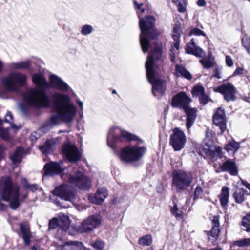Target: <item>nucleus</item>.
<instances>
[{
    "instance_id": "obj_46",
    "label": "nucleus",
    "mask_w": 250,
    "mask_h": 250,
    "mask_svg": "<svg viewBox=\"0 0 250 250\" xmlns=\"http://www.w3.org/2000/svg\"><path fill=\"white\" fill-rule=\"evenodd\" d=\"M242 42L243 46L250 55V38L246 35H244L242 38Z\"/></svg>"
},
{
    "instance_id": "obj_8",
    "label": "nucleus",
    "mask_w": 250,
    "mask_h": 250,
    "mask_svg": "<svg viewBox=\"0 0 250 250\" xmlns=\"http://www.w3.org/2000/svg\"><path fill=\"white\" fill-rule=\"evenodd\" d=\"M5 88L9 91H15L18 88L26 85L27 77L20 72H13L1 80Z\"/></svg>"
},
{
    "instance_id": "obj_44",
    "label": "nucleus",
    "mask_w": 250,
    "mask_h": 250,
    "mask_svg": "<svg viewBox=\"0 0 250 250\" xmlns=\"http://www.w3.org/2000/svg\"><path fill=\"white\" fill-rule=\"evenodd\" d=\"M192 92L193 96L199 97L205 93L204 88L202 86L195 85L193 87Z\"/></svg>"
},
{
    "instance_id": "obj_51",
    "label": "nucleus",
    "mask_w": 250,
    "mask_h": 250,
    "mask_svg": "<svg viewBox=\"0 0 250 250\" xmlns=\"http://www.w3.org/2000/svg\"><path fill=\"white\" fill-rule=\"evenodd\" d=\"M180 27L178 25H176L173 29L172 38L174 40H180Z\"/></svg>"
},
{
    "instance_id": "obj_55",
    "label": "nucleus",
    "mask_w": 250,
    "mask_h": 250,
    "mask_svg": "<svg viewBox=\"0 0 250 250\" xmlns=\"http://www.w3.org/2000/svg\"><path fill=\"white\" fill-rule=\"evenodd\" d=\"M203 193V190L202 188L200 186H197L194 193V200H196L197 199L201 198Z\"/></svg>"
},
{
    "instance_id": "obj_21",
    "label": "nucleus",
    "mask_w": 250,
    "mask_h": 250,
    "mask_svg": "<svg viewBox=\"0 0 250 250\" xmlns=\"http://www.w3.org/2000/svg\"><path fill=\"white\" fill-rule=\"evenodd\" d=\"M20 232L22 234L24 244L26 246H28L30 244V240L32 237V233L30 231L29 225L25 224L24 223H21L19 225Z\"/></svg>"
},
{
    "instance_id": "obj_54",
    "label": "nucleus",
    "mask_w": 250,
    "mask_h": 250,
    "mask_svg": "<svg viewBox=\"0 0 250 250\" xmlns=\"http://www.w3.org/2000/svg\"><path fill=\"white\" fill-rule=\"evenodd\" d=\"M53 109L57 114L62 115V103H54Z\"/></svg>"
},
{
    "instance_id": "obj_15",
    "label": "nucleus",
    "mask_w": 250,
    "mask_h": 250,
    "mask_svg": "<svg viewBox=\"0 0 250 250\" xmlns=\"http://www.w3.org/2000/svg\"><path fill=\"white\" fill-rule=\"evenodd\" d=\"M191 101L185 92H179L172 97L171 105L173 107L184 110L189 106Z\"/></svg>"
},
{
    "instance_id": "obj_20",
    "label": "nucleus",
    "mask_w": 250,
    "mask_h": 250,
    "mask_svg": "<svg viewBox=\"0 0 250 250\" xmlns=\"http://www.w3.org/2000/svg\"><path fill=\"white\" fill-rule=\"evenodd\" d=\"M202 150L206 155V157L212 161H215L218 158H221L223 157L222 149L220 147H216L214 149L212 147H204Z\"/></svg>"
},
{
    "instance_id": "obj_58",
    "label": "nucleus",
    "mask_w": 250,
    "mask_h": 250,
    "mask_svg": "<svg viewBox=\"0 0 250 250\" xmlns=\"http://www.w3.org/2000/svg\"><path fill=\"white\" fill-rule=\"evenodd\" d=\"M199 101L203 104H206L209 101V97L205 93L199 97Z\"/></svg>"
},
{
    "instance_id": "obj_32",
    "label": "nucleus",
    "mask_w": 250,
    "mask_h": 250,
    "mask_svg": "<svg viewBox=\"0 0 250 250\" xmlns=\"http://www.w3.org/2000/svg\"><path fill=\"white\" fill-rule=\"evenodd\" d=\"M23 149L21 147H17L10 158L13 164L21 163L22 159Z\"/></svg>"
},
{
    "instance_id": "obj_14",
    "label": "nucleus",
    "mask_w": 250,
    "mask_h": 250,
    "mask_svg": "<svg viewBox=\"0 0 250 250\" xmlns=\"http://www.w3.org/2000/svg\"><path fill=\"white\" fill-rule=\"evenodd\" d=\"M42 172L43 176L60 175L62 179V167L57 162L50 161L46 163L43 166Z\"/></svg>"
},
{
    "instance_id": "obj_4",
    "label": "nucleus",
    "mask_w": 250,
    "mask_h": 250,
    "mask_svg": "<svg viewBox=\"0 0 250 250\" xmlns=\"http://www.w3.org/2000/svg\"><path fill=\"white\" fill-rule=\"evenodd\" d=\"M141 14L137 12L140 19L139 27L141 30L140 43L143 52L146 53L150 45L149 39H154L158 33L155 28V18L151 15L141 18Z\"/></svg>"
},
{
    "instance_id": "obj_37",
    "label": "nucleus",
    "mask_w": 250,
    "mask_h": 250,
    "mask_svg": "<svg viewBox=\"0 0 250 250\" xmlns=\"http://www.w3.org/2000/svg\"><path fill=\"white\" fill-rule=\"evenodd\" d=\"M200 62L203 67L207 69L212 68L215 64V62L211 60L209 58H205L200 60Z\"/></svg>"
},
{
    "instance_id": "obj_28",
    "label": "nucleus",
    "mask_w": 250,
    "mask_h": 250,
    "mask_svg": "<svg viewBox=\"0 0 250 250\" xmlns=\"http://www.w3.org/2000/svg\"><path fill=\"white\" fill-rule=\"evenodd\" d=\"M32 81L33 83L43 89H46L48 83L44 76L41 73H36L33 75Z\"/></svg>"
},
{
    "instance_id": "obj_35",
    "label": "nucleus",
    "mask_w": 250,
    "mask_h": 250,
    "mask_svg": "<svg viewBox=\"0 0 250 250\" xmlns=\"http://www.w3.org/2000/svg\"><path fill=\"white\" fill-rule=\"evenodd\" d=\"M21 182L22 186L25 189L29 190L33 192L37 191L38 189V185L37 184H30L25 178L22 179Z\"/></svg>"
},
{
    "instance_id": "obj_62",
    "label": "nucleus",
    "mask_w": 250,
    "mask_h": 250,
    "mask_svg": "<svg viewBox=\"0 0 250 250\" xmlns=\"http://www.w3.org/2000/svg\"><path fill=\"white\" fill-rule=\"evenodd\" d=\"M13 116L10 111H8L6 114L5 117L3 122L6 123H10V121L13 120Z\"/></svg>"
},
{
    "instance_id": "obj_13",
    "label": "nucleus",
    "mask_w": 250,
    "mask_h": 250,
    "mask_svg": "<svg viewBox=\"0 0 250 250\" xmlns=\"http://www.w3.org/2000/svg\"><path fill=\"white\" fill-rule=\"evenodd\" d=\"M63 155L71 162L79 161L82 156L78 147L70 142L63 144Z\"/></svg>"
},
{
    "instance_id": "obj_34",
    "label": "nucleus",
    "mask_w": 250,
    "mask_h": 250,
    "mask_svg": "<svg viewBox=\"0 0 250 250\" xmlns=\"http://www.w3.org/2000/svg\"><path fill=\"white\" fill-rule=\"evenodd\" d=\"M241 225L243 230L250 232V212L242 218Z\"/></svg>"
},
{
    "instance_id": "obj_3",
    "label": "nucleus",
    "mask_w": 250,
    "mask_h": 250,
    "mask_svg": "<svg viewBox=\"0 0 250 250\" xmlns=\"http://www.w3.org/2000/svg\"><path fill=\"white\" fill-rule=\"evenodd\" d=\"M102 222V217L99 214H95L84 219L78 227L71 224L69 217L63 214V231L71 235L76 233H90L98 227Z\"/></svg>"
},
{
    "instance_id": "obj_50",
    "label": "nucleus",
    "mask_w": 250,
    "mask_h": 250,
    "mask_svg": "<svg viewBox=\"0 0 250 250\" xmlns=\"http://www.w3.org/2000/svg\"><path fill=\"white\" fill-rule=\"evenodd\" d=\"M190 36H206V35L202 30L197 28H194L191 29L189 32Z\"/></svg>"
},
{
    "instance_id": "obj_5",
    "label": "nucleus",
    "mask_w": 250,
    "mask_h": 250,
    "mask_svg": "<svg viewBox=\"0 0 250 250\" xmlns=\"http://www.w3.org/2000/svg\"><path fill=\"white\" fill-rule=\"evenodd\" d=\"M171 186L177 193H181L192 183L193 176L190 172L176 170L172 173Z\"/></svg>"
},
{
    "instance_id": "obj_10",
    "label": "nucleus",
    "mask_w": 250,
    "mask_h": 250,
    "mask_svg": "<svg viewBox=\"0 0 250 250\" xmlns=\"http://www.w3.org/2000/svg\"><path fill=\"white\" fill-rule=\"evenodd\" d=\"M146 150L144 146L126 147L122 149L120 158L124 162L137 161L143 156Z\"/></svg>"
},
{
    "instance_id": "obj_52",
    "label": "nucleus",
    "mask_w": 250,
    "mask_h": 250,
    "mask_svg": "<svg viewBox=\"0 0 250 250\" xmlns=\"http://www.w3.org/2000/svg\"><path fill=\"white\" fill-rule=\"evenodd\" d=\"M91 245L96 250H102L104 247V244L103 241L97 240L92 242Z\"/></svg>"
},
{
    "instance_id": "obj_17",
    "label": "nucleus",
    "mask_w": 250,
    "mask_h": 250,
    "mask_svg": "<svg viewBox=\"0 0 250 250\" xmlns=\"http://www.w3.org/2000/svg\"><path fill=\"white\" fill-rule=\"evenodd\" d=\"M213 123L218 126L221 130V133H223L226 129V121L224 110L221 108H218L213 117Z\"/></svg>"
},
{
    "instance_id": "obj_59",
    "label": "nucleus",
    "mask_w": 250,
    "mask_h": 250,
    "mask_svg": "<svg viewBox=\"0 0 250 250\" xmlns=\"http://www.w3.org/2000/svg\"><path fill=\"white\" fill-rule=\"evenodd\" d=\"M221 69H220L217 66H216L214 70V74L213 75V77H215L217 79H221Z\"/></svg>"
},
{
    "instance_id": "obj_9",
    "label": "nucleus",
    "mask_w": 250,
    "mask_h": 250,
    "mask_svg": "<svg viewBox=\"0 0 250 250\" xmlns=\"http://www.w3.org/2000/svg\"><path fill=\"white\" fill-rule=\"evenodd\" d=\"M123 138L131 141L137 140V137L128 132L122 131L117 127H113L109 129L107 136V144L114 149L115 143L122 141Z\"/></svg>"
},
{
    "instance_id": "obj_45",
    "label": "nucleus",
    "mask_w": 250,
    "mask_h": 250,
    "mask_svg": "<svg viewBox=\"0 0 250 250\" xmlns=\"http://www.w3.org/2000/svg\"><path fill=\"white\" fill-rule=\"evenodd\" d=\"M234 245L239 247H248L250 246V238H244L234 242Z\"/></svg>"
},
{
    "instance_id": "obj_33",
    "label": "nucleus",
    "mask_w": 250,
    "mask_h": 250,
    "mask_svg": "<svg viewBox=\"0 0 250 250\" xmlns=\"http://www.w3.org/2000/svg\"><path fill=\"white\" fill-rule=\"evenodd\" d=\"M70 247L71 250H81L83 248V244L79 241H68L63 244V249L66 250V247Z\"/></svg>"
},
{
    "instance_id": "obj_31",
    "label": "nucleus",
    "mask_w": 250,
    "mask_h": 250,
    "mask_svg": "<svg viewBox=\"0 0 250 250\" xmlns=\"http://www.w3.org/2000/svg\"><path fill=\"white\" fill-rule=\"evenodd\" d=\"M57 228L62 230V217H53L49 220L48 224L49 229H54Z\"/></svg>"
},
{
    "instance_id": "obj_19",
    "label": "nucleus",
    "mask_w": 250,
    "mask_h": 250,
    "mask_svg": "<svg viewBox=\"0 0 250 250\" xmlns=\"http://www.w3.org/2000/svg\"><path fill=\"white\" fill-rule=\"evenodd\" d=\"M185 49L186 53L192 54L198 57H203L205 55L204 50L197 45L194 39L190 40Z\"/></svg>"
},
{
    "instance_id": "obj_29",
    "label": "nucleus",
    "mask_w": 250,
    "mask_h": 250,
    "mask_svg": "<svg viewBox=\"0 0 250 250\" xmlns=\"http://www.w3.org/2000/svg\"><path fill=\"white\" fill-rule=\"evenodd\" d=\"M229 190L228 187H223L222 188L221 194L219 195L221 206L224 208L227 207L229 203Z\"/></svg>"
},
{
    "instance_id": "obj_43",
    "label": "nucleus",
    "mask_w": 250,
    "mask_h": 250,
    "mask_svg": "<svg viewBox=\"0 0 250 250\" xmlns=\"http://www.w3.org/2000/svg\"><path fill=\"white\" fill-rule=\"evenodd\" d=\"M75 198V193L73 189L67 191L63 189V199L72 202Z\"/></svg>"
},
{
    "instance_id": "obj_61",
    "label": "nucleus",
    "mask_w": 250,
    "mask_h": 250,
    "mask_svg": "<svg viewBox=\"0 0 250 250\" xmlns=\"http://www.w3.org/2000/svg\"><path fill=\"white\" fill-rule=\"evenodd\" d=\"M226 63L229 67H231L233 65V62L231 58L229 56H226Z\"/></svg>"
},
{
    "instance_id": "obj_49",
    "label": "nucleus",
    "mask_w": 250,
    "mask_h": 250,
    "mask_svg": "<svg viewBox=\"0 0 250 250\" xmlns=\"http://www.w3.org/2000/svg\"><path fill=\"white\" fill-rule=\"evenodd\" d=\"M146 0H134L133 3L135 6V8L140 10V11L139 12L140 13H143L145 9L144 8H142V6L146 4Z\"/></svg>"
},
{
    "instance_id": "obj_11",
    "label": "nucleus",
    "mask_w": 250,
    "mask_h": 250,
    "mask_svg": "<svg viewBox=\"0 0 250 250\" xmlns=\"http://www.w3.org/2000/svg\"><path fill=\"white\" fill-rule=\"evenodd\" d=\"M69 183L73 188H78L81 190H87L91 188L90 179L81 172L69 176Z\"/></svg>"
},
{
    "instance_id": "obj_47",
    "label": "nucleus",
    "mask_w": 250,
    "mask_h": 250,
    "mask_svg": "<svg viewBox=\"0 0 250 250\" xmlns=\"http://www.w3.org/2000/svg\"><path fill=\"white\" fill-rule=\"evenodd\" d=\"M173 206L170 208V212L176 218H179L182 216V213L179 210V208L176 203L173 201Z\"/></svg>"
},
{
    "instance_id": "obj_1",
    "label": "nucleus",
    "mask_w": 250,
    "mask_h": 250,
    "mask_svg": "<svg viewBox=\"0 0 250 250\" xmlns=\"http://www.w3.org/2000/svg\"><path fill=\"white\" fill-rule=\"evenodd\" d=\"M161 52V46L155 45L154 51L149 54L145 66L147 79L152 85V91L155 97L158 96L159 94L164 95L166 89L165 81L158 78L154 70V60L160 59Z\"/></svg>"
},
{
    "instance_id": "obj_63",
    "label": "nucleus",
    "mask_w": 250,
    "mask_h": 250,
    "mask_svg": "<svg viewBox=\"0 0 250 250\" xmlns=\"http://www.w3.org/2000/svg\"><path fill=\"white\" fill-rule=\"evenodd\" d=\"M244 69L241 67H238L235 70L232 74V76L235 77L238 75H242L243 74Z\"/></svg>"
},
{
    "instance_id": "obj_57",
    "label": "nucleus",
    "mask_w": 250,
    "mask_h": 250,
    "mask_svg": "<svg viewBox=\"0 0 250 250\" xmlns=\"http://www.w3.org/2000/svg\"><path fill=\"white\" fill-rule=\"evenodd\" d=\"M52 127L47 122L42 125L40 130L42 131V133L45 134L47 133L50 129Z\"/></svg>"
},
{
    "instance_id": "obj_16",
    "label": "nucleus",
    "mask_w": 250,
    "mask_h": 250,
    "mask_svg": "<svg viewBox=\"0 0 250 250\" xmlns=\"http://www.w3.org/2000/svg\"><path fill=\"white\" fill-rule=\"evenodd\" d=\"M215 91L222 93L228 102L235 100L236 89L231 83L221 85L216 88Z\"/></svg>"
},
{
    "instance_id": "obj_6",
    "label": "nucleus",
    "mask_w": 250,
    "mask_h": 250,
    "mask_svg": "<svg viewBox=\"0 0 250 250\" xmlns=\"http://www.w3.org/2000/svg\"><path fill=\"white\" fill-rule=\"evenodd\" d=\"M26 103L31 107L40 108L48 106L50 100L43 90L31 89L25 98Z\"/></svg>"
},
{
    "instance_id": "obj_41",
    "label": "nucleus",
    "mask_w": 250,
    "mask_h": 250,
    "mask_svg": "<svg viewBox=\"0 0 250 250\" xmlns=\"http://www.w3.org/2000/svg\"><path fill=\"white\" fill-rule=\"evenodd\" d=\"M225 148L228 151H237L239 148V144L234 141H230Z\"/></svg>"
},
{
    "instance_id": "obj_25",
    "label": "nucleus",
    "mask_w": 250,
    "mask_h": 250,
    "mask_svg": "<svg viewBox=\"0 0 250 250\" xmlns=\"http://www.w3.org/2000/svg\"><path fill=\"white\" fill-rule=\"evenodd\" d=\"M220 168L222 171H229L232 175H236L238 173L235 163L232 160H228L224 162Z\"/></svg>"
},
{
    "instance_id": "obj_48",
    "label": "nucleus",
    "mask_w": 250,
    "mask_h": 250,
    "mask_svg": "<svg viewBox=\"0 0 250 250\" xmlns=\"http://www.w3.org/2000/svg\"><path fill=\"white\" fill-rule=\"evenodd\" d=\"M93 31V28L91 25L85 24L82 27L81 32L83 35L86 36L90 34Z\"/></svg>"
},
{
    "instance_id": "obj_56",
    "label": "nucleus",
    "mask_w": 250,
    "mask_h": 250,
    "mask_svg": "<svg viewBox=\"0 0 250 250\" xmlns=\"http://www.w3.org/2000/svg\"><path fill=\"white\" fill-rule=\"evenodd\" d=\"M54 103H62V93H55L53 96Z\"/></svg>"
},
{
    "instance_id": "obj_22",
    "label": "nucleus",
    "mask_w": 250,
    "mask_h": 250,
    "mask_svg": "<svg viewBox=\"0 0 250 250\" xmlns=\"http://www.w3.org/2000/svg\"><path fill=\"white\" fill-rule=\"evenodd\" d=\"M212 227L210 231L207 232L208 236V240H211L213 242L216 241L220 233V224L219 218L217 216H214L212 220Z\"/></svg>"
},
{
    "instance_id": "obj_39",
    "label": "nucleus",
    "mask_w": 250,
    "mask_h": 250,
    "mask_svg": "<svg viewBox=\"0 0 250 250\" xmlns=\"http://www.w3.org/2000/svg\"><path fill=\"white\" fill-rule=\"evenodd\" d=\"M138 243L142 246H149L152 243V237L150 235H146L139 238Z\"/></svg>"
},
{
    "instance_id": "obj_26",
    "label": "nucleus",
    "mask_w": 250,
    "mask_h": 250,
    "mask_svg": "<svg viewBox=\"0 0 250 250\" xmlns=\"http://www.w3.org/2000/svg\"><path fill=\"white\" fill-rule=\"evenodd\" d=\"M56 144V140L51 139H47L42 146H39V149L41 152L45 155H48L51 153L54 148V146Z\"/></svg>"
},
{
    "instance_id": "obj_24",
    "label": "nucleus",
    "mask_w": 250,
    "mask_h": 250,
    "mask_svg": "<svg viewBox=\"0 0 250 250\" xmlns=\"http://www.w3.org/2000/svg\"><path fill=\"white\" fill-rule=\"evenodd\" d=\"M187 115L186 127L188 130L191 128L197 116V109L195 108H190L189 106L184 109Z\"/></svg>"
},
{
    "instance_id": "obj_18",
    "label": "nucleus",
    "mask_w": 250,
    "mask_h": 250,
    "mask_svg": "<svg viewBox=\"0 0 250 250\" xmlns=\"http://www.w3.org/2000/svg\"><path fill=\"white\" fill-rule=\"evenodd\" d=\"M108 193L106 189L105 188H101L97 190L96 193L94 194H90L88 196V200L90 202L95 204H101L107 196Z\"/></svg>"
},
{
    "instance_id": "obj_36",
    "label": "nucleus",
    "mask_w": 250,
    "mask_h": 250,
    "mask_svg": "<svg viewBox=\"0 0 250 250\" xmlns=\"http://www.w3.org/2000/svg\"><path fill=\"white\" fill-rule=\"evenodd\" d=\"M245 192L246 191L244 190H239L233 193V196L236 203L241 204L245 200Z\"/></svg>"
},
{
    "instance_id": "obj_38",
    "label": "nucleus",
    "mask_w": 250,
    "mask_h": 250,
    "mask_svg": "<svg viewBox=\"0 0 250 250\" xmlns=\"http://www.w3.org/2000/svg\"><path fill=\"white\" fill-rule=\"evenodd\" d=\"M46 121L52 126V125H58L60 122L62 121V115L57 114L51 116Z\"/></svg>"
},
{
    "instance_id": "obj_30",
    "label": "nucleus",
    "mask_w": 250,
    "mask_h": 250,
    "mask_svg": "<svg viewBox=\"0 0 250 250\" xmlns=\"http://www.w3.org/2000/svg\"><path fill=\"white\" fill-rule=\"evenodd\" d=\"M175 75L177 77H183L188 80H190L192 79L191 74L185 67L182 65H176Z\"/></svg>"
},
{
    "instance_id": "obj_23",
    "label": "nucleus",
    "mask_w": 250,
    "mask_h": 250,
    "mask_svg": "<svg viewBox=\"0 0 250 250\" xmlns=\"http://www.w3.org/2000/svg\"><path fill=\"white\" fill-rule=\"evenodd\" d=\"M52 194L51 196L54 203L58 207L59 209L62 208V203L58 200V198L62 200V184L57 186L53 190L51 191Z\"/></svg>"
},
{
    "instance_id": "obj_60",
    "label": "nucleus",
    "mask_w": 250,
    "mask_h": 250,
    "mask_svg": "<svg viewBox=\"0 0 250 250\" xmlns=\"http://www.w3.org/2000/svg\"><path fill=\"white\" fill-rule=\"evenodd\" d=\"M0 136L1 137L2 139L7 140L9 138V133L6 130H5L4 129H1V131L0 132Z\"/></svg>"
},
{
    "instance_id": "obj_12",
    "label": "nucleus",
    "mask_w": 250,
    "mask_h": 250,
    "mask_svg": "<svg viewBox=\"0 0 250 250\" xmlns=\"http://www.w3.org/2000/svg\"><path fill=\"white\" fill-rule=\"evenodd\" d=\"M187 142L185 133L179 128H175L170 136L169 144L175 151L182 149Z\"/></svg>"
},
{
    "instance_id": "obj_2",
    "label": "nucleus",
    "mask_w": 250,
    "mask_h": 250,
    "mask_svg": "<svg viewBox=\"0 0 250 250\" xmlns=\"http://www.w3.org/2000/svg\"><path fill=\"white\" fill-rule=\"evenodd\" d=\"M1 200L8 202L9 208L16 210L21 205L20 187L14 183L12 178L8 176L0 184Z\"/></svg>"
},
{
    "instance_id": "obj_53",
    "label": "nucleus",
    "mask_w": 250,
    "mask_h": 250,
    "mask_svg": "<svg viewBox=\"0 0 250 250\" xmlns=\"http://www.w3.org/2000/svg\"><path fill=\"white\" fill-rule=\"evenodd\" d=\"M63 93L67 92L68 93V95L70 96H75L77 97L76 94L73 91V90L71 88V87L65 83L63 82Z\"/></svg>"
},
{
    "instance_id": "obj_42",
    "label": "nucleus",
    "mask_w": 250,
    "mask_h": 250,
    "mask_svg": "<svg viewBox=\"0 0 250 250\" xmlns=\"http://www.w3.org/2000/svg\"><path fill=\"white\" fill-rule=\"evenodd\" d=\"M12 66L15 69H28L30 67V62L22 61L20 62L13 63Z\"/></svg>"
},
{
    "instance_id": "obj_64",
    "label": "nucleus",
    "mask_w": 250,
    "mask_h": 250,
    "mask_svg": "<svg viewBox=\"0 0 250 250\" xmlns=\"http://www.w3.org/2000/svg\"><path fill=\"white\" fill-rule=\"evenodd\" d=\"M76 102L81 109V111H83V103L78 98L76 100Z\"/></svg>"
},
{
    "instance_id": "obj_27",
    "label": "nucleus",
    "mask_w": 250,
    "mask_h": 250,
    "mask_svg": "<svg viewBox=\"0 0 250 250\" xmlns=\"http://www.w3.org/2000/svg\"><path fill=\"white\" fill-rule=\"evenodd\" d=\"M50 88L62 89V80L55 75H51L49 77V83H48L46 89Z\"/></svg>"
},
{
    "instance_id": "obj_40",
    "label": "nucleus",
    "mask_w": 250,
    "mask_h": 250,
    "mask_svg": "<svg viewBox=\"0 0 250 250\" xmlns=\"http://www.w3.org/2000/svg\"><path fill=\"white\" fill-rule=\"evenodd\" d=\"M178 7L179 12L184 13L186 11V0H171Z\"/></svg>"
},
{
    "instance_id": "obj_7",
    "label": "nucleus",
    "mask_w": 250,
    "mask_h": 250,
    "mask_svg": "<svg viewBox=\"0 0 250 250\" xmlns=\"http://www.w3.org/2000/svg\"><path fill=\"white\" fill-rule=\"evenodd\" d=\"M77 113L76 107L72 103L70 97L63 93V132H69L71 130Z\"/></svg>"
}]
</instances>
